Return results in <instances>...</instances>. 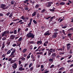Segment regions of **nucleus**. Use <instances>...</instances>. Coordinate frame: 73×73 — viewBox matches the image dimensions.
Wrapping results in <instances>:
<instances>
[{
    "instance_id": "nucleus-1",
    "label": "nucleus",
    "mask_w": 73,
    "mask_h": 73,
    "mask_svg": "<svg viewBox=\"0 0 73 73\" xmlns=\"http://www.w3.org/2000/svg\"><path fill=\"white\" fill-rule=\"evenodd\" d=\"M32 31H31L29 33L27 34L26 36L27 37V38H35V35H33V34L31 33L32 32Z\"/></svg>"
},
{
    "instance_id": "nucleus-2",
    "label": "nucleus",
    "mask_w": 73,
    "mask_h": 73,
    "mask_svg": "<svg viewBox=\"0 0 73 73\" xmlns=\"http://www.w3.org/2000/svg\"><path fill=\"white\" fill-rule=\"evenodd\" d=\"M20 19H22L23 20H24V21L25 22H27V20H28L29 17H27L25 18L24 17V16H22L21 17Z\"/></svg>"
},
{
    "instance_id": "nucleus-3",
    "label": "nucleus",
    "mask_w": 73,
    "mask_h": 73,
    "mask_svg": "<svg viewBox=\"0 0 73 73\" xmlns=\"http://www.w3.org/2000/svg\"><path fill=\"white\" fill-rule=\"evenodd\" d=\"M6 5L4 4H2L1 5V8H2L3 9L5 10L6 9H7L8 8V6H7L6 7Z\"/></svg>"
},
{
    "instance_id": "nucleus-4",
    "label": "nucleus",
    "mask_w": 73,
    "mask_h": 73,
    "mask_svg": "<svg viewBox=\"0 0 73 73\" xmlns=\"http://www.w3.org/2000/svg\"><path fill=\"white\" fill-rule=\"evenodd\" d=\"M46 50H48L49 52L52 53H53V52H54L56 50L55 49H53L52 48H51L50 49L48 48Z\"/></svg>"
},
{
    "instance_id": "nucleus-5",
    "label": "nucleus",
    "mask_w": 73,
    "mask_h": 73,
    "mask_svg": "<svg viewBox=\"0 0 73 73\" xmlns=\"http://www.w3.org/2000/svg\"><path fill=\"white\" fill-rule=\"evenodd\" d=\"M51 4H53V3L50 2H47L46 5V7H51V5H52Z\"/></svg>"
},
{
    "instance_id": "nucleus-6",
    "label": "nucleus",
    "mask_w": 73,
    "mask_h": 73,
    "mask_svg": "<svg viewBox=\"0 0 73 73\" xmlns=\"http://www.w3.org/2000/svg\"><path fill=\"white\" fill-rule=\"evenodd\" d=\"M8 35L9 34V31H5L3 33L2 36V37H3L6 35Z\"/></svg>"
},
{
    "instance_id": "nucleus-7",
    "label": "nucleus",
    "mask_w": 73,
    "mask_h": 73,
    "mask_svg": "<svg viewBox=\"0 0 73 73\" xmlns=\"http://www.w3.org/2000/svg\"><path fill=\"white\" fill-rule=\"evenodd\" d=\"M57 35H58V33H54L52 37V38H56L57 37Z\"/></svg>"
},
{
    "instance_id": "nucleus-8",
    "label": "nucleus",
    "mask_w": 73,
    "mask_h": 73,
    "mask_svg": "<svg viewBox=\"0 0 73 73\" xmlns=\"http://www.w3.org/2000/svg\"><path fill=\"white\" fill-rule=\"evenodd\" d=\"M17 63H14L13 65L12 66V67L14 69H16V68L17 67Z\"/></svg>"
},
{
    "instance_id": "nucleus-9",
    "label": "nucleus",
    "mask_w": 73,
    "mask_h": 73,
    "mask_svg": "<svg viewBox=\"0 0 73 73\" xmlns=\"http://www.w3.org/2000/svg\"><path fill=\"white\" fill-rule=\"evenodd\" d=\"M56 53H53L51 56V58H52V59H54V58H55V57H56Z\"/></svg>"
},
{
    "instance_id": "nucleus-10",
    "label": "nucleus",
    "mask_w": 73,
    "mask_h": 73,
    "mask_svg": "<svg viewBox=\"0 0 73 73\" xmlns=\"http://www.w3.org/2000/svg\"><path fill=\"white\" fill-rule=\"evenodd\" d=\"M61 25V26L62 27V29H65V28H67L68 27V26H67L66 25H64L62 24V25Z\"/></svg>"
},
{
    "instance_id": "nucleus-11",
    "label": "nucleus",
    "mask_w": 73,
    "mask_h": 73,
    "mask_svg": "<svg viewBox=\"0 0 73 73\" xmlns=\"http://www.w3.org/2000/svg\"><path fill=\"white\" fill-rule=\"evenodd\" d=\"M19 23H20V24H23L24 23L23 22V20H21L17 22L16 23V24H19Z\"/></svg>"
},
{
    "instance_id": "nucleus-12",
    "label": "nucleus",
    "mask_w": 73,
    "mask_h": 73,
    "mask_svg": "<svg viewBox=\"0 0 73 73\" xmlns=\"http://www.w3.org/2000/svg\"><path fill=\"white\" fill-rule=\"evenodd\" d=\"M15 53L11 52V54L9 56V57H11V58H13L15 57V56L14 54Z\"/></svg>"
},
{
    "instance_id": "nucleus-13",
    "label": "nucleus",
    "mask_w": 73,
    "mask_h": 73,
    "mask_svg": "<svg viewBox=\"0 0 73 73\" xmlns=\"http://www.w3.org/2000/svg\"><path fill=\"white\" fill-rule=\"evenodd\" d=\"M11 40L9 39L8 41L6 42L7 44L8 45H10V44H11Z\"/></svg>"
},
{
    "instance_id": "nucleus-14",
    "label": "nucleus",
    "mask_w": 73,
    "mask_h": 73,
    "mask_svg": "<svg viewBox=\"0 0 73 73\" xmlns=\"http://www.w3.org/2000/svg\"><path fill=\"white\" fill-rule=\"evenodd\" d=\"M70 45H71L70 43H68L67 44V48H70Z\"/></svg>"
},
{
    "instance_id": "nucleus-15",
    "label": "nucleus",
    "mask_w": 73,
    "mask_h": 73,
    "mask_svg": "<svg viewBox=\"0 0 73 73\" xmlns=\"http://www.w3.org/2000/svg\"><path fill=\"white\" fill-rule=\"evenodd\" d=\"M44 36H49V35H50V33L46 32L44 34Z\"/></svg>"
},
{
    "instance_id": "nucleus-16",
    "label": "nucleus",
    "mask_w": 73,
    "mask_h": 73,
    "mask_svg": "<svg viewBox=\"0 0 73 73\" xmlns=\"http://www.w3.org/2000/svg\"><path fill=\"white\" fill-rule=\"evenodd\" d=\"M42 42L41 40L40 41H38L37 42V45L39 44H42Z\"/></svg>"
},
{
    "instance_id": "nucleus-17",
    "label": "nucleus",
    "mask_w": 73,
    "mask_h": 73,
    "mask_svg": "<svg viewBox=\"0 0 73 73\" xmlns=\"http://www.w3.org/2000/svg\"><path fill=\"white\" fill-rule=\"evenodd\" d=\"M55 8L53 7L52 9H50L49 11L51 12H54V10H55Z\"/></svg>"
},
{
    "instance_id": "nucleus-18",
    "label": "nucleus",
    "mask_w": 73,
    "mask_h": 73,
    "mask_svg": "<svg viewBox=\"0 0 73 73\" xmlns=\"http://www.w3.org/2000/svg\"><path fill=\"white\" fill-rule=\"evenodd\" d=\"M16 61V60H12L11 61L10 64H13V63H14V62H15Z\"/></svg>"
},
{
    "instance_id": "nucleus-19",
    "label": "nucleus",
    "mask_w": 73,
    "mask_h": 73,
    "mask_svg": "<svg viewBox=\"0 0 73 73\" xmlns=\"http://www.w3.org/2000/svg\"><path fill=\"white\" fill-rule=\"evenodd\" d=\"M36 14H37V13L36 12H34L32 14V16H36Z\"/></svg>"
},
{
    "instance_id": "nucleus-20",
    "label": "nucleus",
    "mask_w": 73,
    "mask_h": 73,
    "mask_svg": "<svg viewBox=\"0 0 73 73\" xmlns=\"http://www.w3.org/2000/svg\"><path fill=\"white\" fill-rule=\"evenodd\" d=\"M22 40H23V38H22V37H21L19 38L18 40V41L19 42H20V41H22Z\"/></svg>"
},
{
    "instance_id": "nucleus-21",
    "label": "nucleus",
    "mask_w": 73,
    "mask_h": 73,
    "mask_svg": "<svg viewBox=\"0 0 73 73\" xmlns=\"http://www.w3.org/2000/svg\"><path fill=\"white\" fill-rule=\"evenodd\" d=\"M60 5H65V3L64 2H62L61 3H60Z\"/></svg>"
},
{
    "instance_id": "nucleus-22",
    "label": "nucleus",
    "mask_w": 73,
    "mask_h": 73,
    "mask_svg": "<svg viewBox=\"0 0 73 73\" xmlns=\"http://www.w3.org/2000/svg\"><path fill=\"white\" fill-rule=\"evenodd\" d=\"M4 47H5V43L3 42L2 46V49H4Z\"/></svg>"
},
{
    "instance_id": "nucleus-23",
    "label": "nucleus",
    "mask_w": 73,
    "mask_h": 73,
    "mask_svg": "<svg viewBox=\"0 0 73 73\" xmlns=\"http://www.w3.org/2000/svg\"><path fill=\"white\" fill-rule=\"evenodd\" d=\"M64 54L65 53L63 51L59 52V54H60V55H61V54Z\"/></svg>"
},
{
    "instance_id": "nucleus-24",
    "label": "nucleus",
    "mask_w": 73,
    "mask_h": 73,
    "mask_svg": "<svg viewBox=\"0 0 73 73\" xmlns=\"http://www.w3.org/2000/svg\"><path fill=\"white\" fill-rule=\"evenodd\" d=\"M31 23H32L29 22V23L27 25L28 26V27H27L28 28H29V27H30V26H31Z\"/></svg>"
},
{
    "instance_id": "nucleus-25",
    "label": "nucleus",
    "mask_w": 73,
    "mask_h": 73,
    "mask_svg": "<svg viewBox=\"0 0 73 73\" xmlns=\"http://www.w3.org/2000/svg\"><path fill=\"white\" fill-rule=\"evenodd\" d=\"M39 7H40L39 5L36 4L35 6V8H36V9H37V8H38Z\"/></svg>"
},
{
    "instance_id": "nucleus-26",
    "label": "nucleus",
    "mask_w": 73,
    "mask_h": 73,
    "mask_svg": "<svg viewBox=\"0 0 73 73\" xmlns=\"http://www.w3.org/2000/svg\"><path fill=\"white\" fill-rule=\"evenodd\" d=\"M17 20H18V21L20 20V19H18V18H17V19L13 20V21H16Z\"/></svg>"
},
{
    "instance_id": "nucleus-27",
    "label": "nucleus",
    "mask_w": 73,
    "mask_h": 73,
    "mask_svg": "<svg viewBox=\"0 0 73 73\" xmlns=\"http://www.w3.org/2000/svg\"><path fill=\"white\" fill-rule=\"evenodd\" d=\"M29 1V0H26L23 1V3L25 4H26L27 3V2Z\"/></svg>"
},
{
    "instance_id": "nucleus-28",
    "label": "nucleus",
    "mask_w": 73,
    "mask_h": 73,
    "mask_svg": "<svg viewBox=\"0 0 73 73\" xmlns=\"http://www.w3.org/2000/svg\"><path fill=\"white\" fill-rule=\"evenodd\" d=\"M15 3V1L13 0L11 1V4H12V5H13V4H14Z\"/></svg>"
},
{
    "instance_id": "nucleus-29",
    "label": "nucleus",
    "mask_w": 73,
    "mask_h": 73,
    "mask_svg": "<svg viewBox=\"0 0 73 73\" xmlns=\"http://www.w3.org/2000/svg\"><path fill=\"white\" fill-rule=\"evenodd\" d=\"M27 50V49L25 48L22 51V52H23V53H25V52Z\"/></svg>"
},
{
    "instance_id": "nucleus-30",
    "label": "nucleus",
    "mask_w": 73,
    "mask_h": 73,
    "mask_svg": "<svg viewBox=\"0 0 73 73\" xmlns=\"http://www.w3.org/2000/svg\"><path fill=\"white\" fill-rule=\"evenodd\" d=\"M44 71L45 72V73H49V70H47V69L45 70H44Z\"/></svg>"
},
{
    "instance_id": "nucleus-31",
    "label": "nucleus",
    "mask_w": 73,
    "mask_h": 73,
    "mask_svg": "<svg viewBox=\"0 0 73 73\" xmlns=\"http://www.w3.org/2000/svg\"><path fill=\"white\" fill-rule=\"evenodd\" d=\"M23 67H20L19 68V70H20V71H23Z\"/></svg>"
},
{
    "instance_id": "nucleus-32",
    "label": "nucleus",
    "mask_w": 73,
    "mask_h": 73,
    "mask_svg": "<svg viewBox=\"0 0 73 73\" xmlns=\"http://www.w3.org/2000/svg\"><path fill=\"white\" fill-rule=\"evenodd\" d=\"M64 69H65L64 67H61L59 69V70L61 71L62 70Z\"/></svg>"
},
{
    "instance_id": "nucleus-33",
    "label": "nucleus",
    "mask_w": 73,
    "mask_h": 73,
    "mask_svg": "<svg viewBox=\"0 0 73 73\" xmlns=\"http://www.w3.org/2000/svg\"><path fill=\"white\" fill-rule=\"evenodd\" d=\"M33 22L35 24H37V22H36V21L35 20L33 21Z\"/></svg>"
},
{
    "instance_id": "nucleus-34",
    "label": "nucleus",
    "mask_w": 73,
    "mask_h": 73,
    "mask_svg": "<svg viewBox=\"0 0 73 73\" xmlns=\"http://www.w3.org/2000/svg\"><path fill=\"white\" fill-rule=\"evenodd\" d=\"M53 60H54V59H52L50 58L49 59V61H50V62H52V61H53Z\"/></svg>"
},
{
    "instance_id": "nucleus-35",
    "label": "nucleus",
    "mask_w": 73,
    "mask_h": 73,
    "mask_svg": "<svg viewBox=\"0 0 73 73\" xmlns=\"http://www.w3.org/2000/svg\"><path fill=\"white\" fill-rule=\"evenodd\" d=\"M25 58L24 57H22L21 58V59L22 60H23V61H24L25 60Z\"/></svg>"
},
{
    "instance_id": "nucleus-36",
    "label": "nucleus",
    "mask_w": 73,
    "mask_h": 73,
    "mask_svg": "<svg viewBox=\"0 0 73 73\" xmlns=\"http://www.w3.org/2000/svg\"><path fill=\"white\" fill-rule=\"evenodd\" d=\"M73 31V27L70 28L68 30V31Z\"/></svg>"
},
{
    "instance_id": "nucleus-37",
    "label": "nucleus",
    "mask_w": 73,
    "mask_h": 73,
    "mask_svg": "<svg viewBox=\"0 0 73 73\" xmlns=\"http://www.w3.org/2000/svg\"><path fill=\"white\" fill-rule=\"evenodd\" d=\"M62 33H63L64 35H66V34H65V30H63L62 31Z\"/></svg>"
},
{
    "instance_id": "nucleus-38",
    "label": "nucleus",
    "mask_w": 73,
    "mask_h": 73,
    "mask_svg": "<svg viewBox=\"0 0 73 73\" xmlns=\"http://www.w3.org/2000/svg\"><path fill=\"white\" fill-rule=\"evenodd\" d=\"M41 48L40 46H39L38 49L35 50V52H38V49H39V48Z\"/></svg>"
},
{
    "instance_id": "nucleus-39",
    "label": "nucleus",
    "mask_w": 73,
    "mask_h": 73,
    "mask_svg": "<svg viewBox=\"0 0 73 73\" xmlns=\"http://www.w3.org/2000/svg\"><path fill=\"white\" fill-rule=\"evenodd\" d=\"M17 33V30H15L14 31V33L15 35H16V34Z\"/></svg>"
},
{
    "instance_id": "nucleus-40",
    "label": "nucleus",
    "mask_w": 73,
    "mask_h": 73,
    "mask_svg": "<svg viewBox=\"0 0 73 73\" xmlns=\"http://www.w3.org/2000/svg\"><path fill=\"white\" fill-rule=\"evenodd\" d=\"M13 16V13H11L10 15H9V17H10L11 18V17H12V16Z\"/></svg>"
},
{
    "instance_id": "nucleus-41",
    "label": "nucleus",
    "mask_w": 73,
    "mask_h": 73,
    "mask_svg": "<svg viewBox=\"0 0 73 73\" xmlns=\"http://www.w3.org/2000/svg\"><path fill=\"white\" fill-rule=\"evenodd\" d=\"M68 36H70V38L71 37V36H72V34L71 33L68 34Z\"/></svg>"
},
{
    "instance_id": "nucleus-42",
    "label": "nucleus",
    "mask_w": 73,
    "mask_h": 73,
    "mask_svg": "<svg viewBox=\"0 0 73 73\" xmlns=\"http://www.w3.org/2000/svg\"><path fill=\"white\" fill-rule=\"evenodd\" d=\"M24 9H25V10H26V11H27L28 10V9H29V8L28 7H25L24 8Z\"/></svg>"
},
{
    "instance_id": "nucleus-43",
    "label": "nucleus",
    "mask_w": 73,
    "mask_h": 73,
    "mask_svg": "<svg viewBox=\"0 0 73 73\" xmlns=\"http://www.w3.org/2000/svg\"><path fill=\"white\" fill-rule=\"evenodd\" d=\"M45 11H46L45 9H43L41 11V12H42V13H44Z\"/></svg>"
},
{
    "instance_id": "nucleus-44",
    "label": "nucleus",
    "mask_w": 73,
    "mask_h": 73,
    "mask_svg": "<svg viewBox=\"0 0 73 73\" xmlns=\"http://www.w3.org/2000/svg\"><path fill=\"white\" fill-rule=\"evenodd\" d=\"M11 51L10 50H8L7 52V54H9L10 53H11Z\"/></svg>"
},
{
    "instance_id": "nucleus-45",
    "label": "nucleus",
    "mask_w": 73,
    "mask_h": 73,
    "mask_svg": "<svg viewBox=\"0 0 73 73\" xmlns=\"http://www.w3.org/2000/svg\"><path fill=\"white\" fill-rule=\"evenodd\" d=\"M54 32H57L58 31V29H54Z\"/></svg>"
},
{
    "instance_id": "nucleus-46",
    "label": "nucleus",
    "mask_w": 73,
    "mask_h": 73,
    "mask_svg": "<svg viewBox=\"0 0 73 73\" xmlns=\"http://www.w3.org/2000/svg\"><path fill=\"white\" fill-rule=\"evenodd\" d=\"M12 53H15V52L16 53V49H14L13 50V51L12 52Z\"/></svg>"
},
{
    "instance_id": "nucleus-47",
    "label": "nucleus",
    "mask_w": 73,
    "mask_h": 73,
    "mask_svg": "<svg viewBox=\"0 0 73 73\" xmlns=\"http://www.w3.org/2000/svg\"><path fill=\"white\" fill-rule=\"evenodd\" d=\"M42 52H36V54H42Z\"/></svg>"
},
{
    "instance_id": "nucleus-48",
    "label": "nucleus",
    "mask_w": 73,
    "mask_h": 73,
    "mask_svg": "<svg viewBox=\"0 0 73 73\" xmlns=\"http://www.w3.org/2000/svg\"><path fill=\"white\" fill-rule=\"evenodd\" d=\"M54 65L53 64L50 67V68H53L54 67Z\"/></svg>"
},
{
    "instance_id": "nucleus-49",
    "label": "nucleus",
    "mask_w": 73,
    "mask_h": 73,
    "mask_svg": "<svg viewBox=\"0 0 73 73\" xmlns=\"http://www.w3.org/2000/svg\"><path fill=\"white\" fill-rule=\"evenodd\" d=\"M31 58H32L33 59H34L35 57H34V56L33 55H32L31 56Z\"/></svg>"
},
{
    "instance_id": "nucleus-50",
    "label": "nucleus",
    "mask_w": 73,
    "mask_h": 73,
    "mask_svg": "<svg viewBox=\"0 0 73 73\" xmlns=\"http://www.w3.org/2000/svg\"><path fill=\"white\" fill-rule=\"evenodd\" d=\"M21 29L20 28H19L18 29V32H19L20 31V30H21Z\"/></svg>"
},
{
    "instance_id": "nucleus-51",
    "label": "nucleus",
    "mask_w": 73,
    "mask_h": 73,
    "mask_svg": "<svg viewBox=\"0 0 73 73\" xmlns=\"http://www.w3.org/2000/svg\"><path fill=\"white\" fill-rule=\"evenodd\" d=\"M30 57H31V56H30V55H28L27 56V59H29Z\"/></svg>"
},
{
    "instance_id": "nucleus-52",
    "label": "nucleus",
    "mask_w": 73,
    "mask_h": 73,
    "mask_svg": "<svg viewBox=\"0 0 73 73\" xmlns=\"http://www.w3.org/2000/svg\"><path fill=\"white\" fill-rule=\"evenodd\" d=\"M56 17V16H54L52 17H51V18H50V20H52V19H54V17Z\"/></svg>"
},
{
    "instance_id": "nucleus-53",
    "label": "nucleus",
    "mask_w": 73,
    "mask_h": 73,
    "mask_svg": "<svg viewBox=\"0 0 73 73\" xmlns=\"http://www.w3.org/2000/svg\"><path fill=\"white\" fill-rule=\"evenodd\" d=\"M32 63H30L29 66V67L31 68L32 66Z\"/></svg>"
},
{
    "instance_id": "nucleus-54",
    "label": "nucleus",
    "mask_w": 73,
    "mask_h": 73,
    "mask_svg": "<svg viewBox=\"0 0 73 73\" xmlns=\"http://www.w3.org/2000/svg\"><path fill=\"white\" fill-rule=\"evenodd\" d=\"M45 48H42L41 49V51H42V52H43V51H44L45 49Z\"/></svg>"
},
{
    "instance_id": "nucleus-55",
    "label": "nucleus",
    "mask_w": 73,
    "mask_h": 73,
    "mask_svg": "<svg viewBox=\"0 0 73 73\" xmlns=\"http://www.w3.org/2000/svg\"><path fill=\"white\" fill-rule=\"evenodd\" d=\"M40 17V14H39V13H38L37 14V18L38 19V17Z\"/></svg>"
},
{
    "instance_id": "nucleus-56",
    "label": "nucleus",
    "mask_w": 73,
    "mask_h": 73,
    "mask_svg": "<svg viewBox=\"0 0 73 73\" xmlns=\"http://www.w3.org/2000/svg\"><path fill=\"white\" fill-rule=\"evenodd\" d=\"M10 13H11L9 12H8V13H7L6 14V16H8L9 15V14H10Z\"/></svg>"
},
{
    "instance_id": "nucleus-57",
    "label": "nucleus",
    "mask_w": 73,
    "mask_h": 73,
    "mask_svg": "<svg viewBox=\"0 0 73 73\" xmlns=\"http://www.w3.org/2000/svg\"><path fill=\"white\" fill-rule=\"evenodd\" d=\"M6 38L5 37H3L2 38V40H6Z\"/></svg>"
},
{
    "instance_id": "nucleus-58",
    "label": "nucleus",
    "mask_w": 73,
    "mask_h": 73,
    "mask_svg": "<svg viewBox=\"0 0 73 73\" xmlns=\"http://www.w3.org/2000/svg\"><path fill=\"white\" fill-rule=\"evenodd\" d=\"M58 50H61V51H62V50H63L62 49V48H59L58 49Z\"/></svg>"
},
{
    "instance_id": "nucleus-59",
    "label": "nucleus",
    "mask_w": 73,
    "mask_h": 73,
    "mask_svg": "<svg viewBox=\"0 0 73 73\" xmlns=\"http://www.w3.org/2000/svg\"><path fill=\"white\" fill-rule=\"evenodd\" d=\"M72 49H71L70 50V51L69 52V53L70 54H72L73 52H72Z\"/></svg>"
},
{
    "instance_id": "nucleus-60",
    "label": "nucleus",
    "mask_w": 73,
    "mask_h": 73,
    "mask_svg": "<svg viewBox=\"0 0 73 73\" xmlns=\"http://www.w3.org/2000/svg\"><path fill=\"white\" fill-rule=\"evenodd\" d=\"M12 46H13V47H15L16 46V44H14Z\"/></svg>"
},
{
    "instance_id": "nucleus-61",
    "label": "nucleus",
    "mask_w": 73,
    "mask_h": 73,
    "mask_svg": "<svg viewBox=\"0 0 73 73\" xmlns=\"http://www.w3.org/2000/svg\"><path fill=\"white\" fill-rule=\"evenodd\" d=\"M14 23L13 22H11L10 24V25H11V26H12V25H13V24H14Z\"/></svg>"
},
{
    "instance_id": "nucleus-62",
    "label": "nucleus",
    "mask_w": 73,
    "mask_h": 73,
    "mask_svg": "<svg viewBox=\"0 0 73 73\" xmlns=\"http://www.w3.org/2000/svg\"><path fill=\"white\" fill-rule=\"evenodd\" d=\"M35 41H31L29 42L30 44H33V42H34Z\"/></svg>"
},
{
    "instance_id": "nucleus-63",
    "label": "nucleus",
    "mask_w": 73,
    "mask_h": 73,
    "mask_svg": "<svg viewBox=\"0 0 73 73\" xmlns=\"http://www.w3.org/2000/svg\"><path fill=\"white\" fill-rule=\"evenodd\" d=\"M40 67V64H39V65H38H38H37L36 66V68H39V67Z\"/></svg>"
},
{
    "instance_id": "nucleus-64",
    "label": "nucleus",
    "mask_w": 73,
    "mask_h": 73,
    "mask_svg": "<svg viewBox=\"0 0 73 73\" xmlns=\"http://www.w3.org/2000/svg\"><path fill=\"white\" fill-rule=\"evenodd\" d=\"M33 67H32L30 68V70H33Z\"/></svg>"
}]
</instances>
